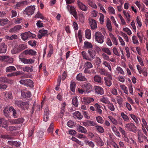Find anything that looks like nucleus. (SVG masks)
<instances>
[{
    "instance_id": "7c9ffc66",
    "label": "nucleus",
    "mask_w": 148,
    "mask_h": 148,
    "mask_svg": "<svg viewBox=\"0 0 148 148\" xmlns=\"http://www.w3.org/2000/svg\"><path fill=\"white\" fill-rule=\"evenodd\" d=\"M109 35L114 44L116 45H118L117 39L114 36V35L112 33H110Z\"/></svg>"
},
{
    "instance_id": "3c124183",
    "label": "nucleus",
    "mask_w": 148,
    "mask_h": 148,
    "mask_svg": "<svg viewBox=\"0 0 148 148\" xmlns=\"http://www.w3.org/2000/svg\"><path fill=\"white\" fill-rule=\"evenodd\" d=\"M121 88L124 91V92L127 95L128 94V89L127 87H126L124 85H120Z\"/></svg>"
},
{
    "instance_id": "49530a36",
    "label": "nucleus",
    "mask_w": 148,
    "mask_h": 148,
    "mask_svg": "<svg viewBox=\"0 0 148 148\" xmlns=\"http://www.w3.org/2000/svg\"><path fill=\"white\" fill-rule=\"evenodd\" d=\"M72 103L73 104L75 107H77L78 105V102L77 99L76 97L73 98L72 100Z\"/></svg>"
},
{
    "instance_id": "864d4df0",
    "label": "nucleus",
    "mask_w": 148,
    "mask_h": 148,
    "mask_svg": "<svg viewBox=\"0 0 148 148\" xmlns=\"http://www.w3.org/2000/svg\"><path fill=\"white\" fill-rule=\"evenodd\" d=\"M107 106L108 108L112 111H113L114 110V107L113 105L110 102L108 104Z\"/></svg>"
},
{
    "instance_id": "6e6552de",
    "label": "nucleus",
    "mask_w": 148,
    "mask_h": 148,
    "mask_svg": "<svg viewBox=\"0 0 148 148\" xmlns=\"http://www.w3.org/2000/svg\"><path fill=\"white\" fill-rule=\"evenodd\" d=\"M10 109V112H11L12 115L14 118L16 119L19 117V112L16 110L13 106H11V108Z\"/></svg>"
},
{
    "instance_id": "0e129e2a",
    "label": "nucleus",
    "mask_w": 148,
    "mask_h": 148,
    "mask_svg": "<svg viewBox=\"0 0 148 148\" xmlns=\"http://www.w3.org/2000/svg\"><path fill=\"white\" fill-rule=\"evenodd\" d=\"M36 25L37 27L39 28L42 27H44L42 21L40 20H38L37 21Z\"/></svg>"
},
{
    "instance_id": "a19ab883",
    "label": "nucleus",
    "mask_w": 148,
    "mask_h": 148,
    "mask_svg": "<svg viewBox=\"0 0 148 148\" xmlns=\"http://www.w3.org/2000/svg\"><path fill=\"white\" fill-rule=\"evenodd\" d=\"M35 18H40L42 20H45L46 18H45L43 15L39 11H38L37 13V14L35 16Z\"/></svg>"
},
{
    "instance_id": "aec40b11",
    "label": "nucleus",
    "mask_w": 148,
    "mask_h": 148,
    "mask_svg": "<svg viewBox=\"0 0 148 148\" xmlns=\"http://www.w3.org/2000/svg\"><path fill=\"white\" fill-rule=\"evenodd\" d=\"M21 95L23 98H30L31 96V93L29 91H21Z\"/></svg>"
},
{
    "instance_id": "de8ad7c7",
    "label": "nucleus",
    "mask_w": 148,
    "mask_h": 148,
    "mask_svg": "<svg viewBox=\"0 0 148 148\" xmlns=\"http://www.w3.org/2000/svg\"><path fill=\"white\" fill-rule=\"evenodd\" d=\"M27 82H27L25 86L31 88L33 87L34 86L33 82V81L30 79H27Z\"/></svg>"
},
{
    "instance_id": "cd10ccee",
    "label": "nucleus",
    "mask_w": 148,
    "mask_h": 148,
    "mask_svg": "<svg viewBox=\"0 0 148 148\" xmlns=\"http://www.w3.org/2000/svg\"><path fill=\"white\" fill-rule=\"evenodd\" d=\"M88 52L90 56L92 59L95 58V56L96 55V52L94 50L92 49H89L88 51Z\"/></svg>"
},
{
    "instance_id": "6e6d98bb",
    "label": "nucleus",
    "mask_w": 148,
    "mask_h": 148,
    "mask_svg": "<svg viewBox=\"0 0 148 148\" xmlns=\"http://www.w3.org/2000/svg\"><path fill=\"white\" fill-rule=\"evenodd\" d=\"M102 50L103 51L107 53L108 55H111V52L108 48L103 47L102 49Z\"/></svg>"
},
{
    "instance_id": "ea45409f",
    "label": "nucleus",
    "mask_w": 148,
    "mask_h": 148,
    "mask_svg": "<svg viewBox=\"0 0 148 148\" xmlns=\"http://www.w3.org/2000/svg\"><path fill=\"white\" fill-rule=\"evenodd\" d=\"M85 36L86 38L88 39L91 38V32L90 30L87 29L85 31Z\"/></svg>"
},
{
    "instance_id": "09e8293b",
    "label": "nucleus",
    "mask_w": 148,
    "mask_h": 148,
    "mask_svg": "<svg viewBox=\"0 0 148 148\" xmlns=\"http://www.w3.org/2000/svg\"><path fill=\"white\" fill-rule=\"evenodd\" d=\"M88 4L92 8H96L97 6L96 4L93 2V0H87Z\"/></svg>"
},
{
    "instance_id": "ddd939ff",
    "label": "nucleus",
    "mask_w": 148,
    "mask_h": 148,
    "mask_svg": "<svg viewBox=\"0 0 148 148\" xmlns=\"http://www.w3.org/2000/svg\"><path fill=\"white\" fill-rule=\"evenodd\" d=\"M83 123L84 125L86 127H88L90 126H95L97 124V123L93 121L88 120L83 122Z\"/></svg>"
},
{
    "instance_id": "1a4fd4ad",
    "label": "nucleus",
    "mask_w": 148,
    "mask_h": 148,
    "mask_svg": "<svg viewBox=\"0 0 148 148\" xmlns=\"http://www.w3.org/2000/svg\"><path fill=\"white\" fill-rule=\"evenodd\" d=\"M77 4L79 8L81 10L84 11H86L88 10V7L81 2L80 1H77Z\"/></svg>"
},
{
    "instance_id": "72a5a7b5",
    "label": "nucleus",
    "mask_w": 148,
    "mask_h": 148,
    "mask_svg": "<svg viewBox=\"0 0 148 148\" xmlns=\"http://www.w3.org/2000/svg\"><path fill=\"white\" fill-rule=\"evenodd\" d=\"M5 98L11 99L12 98V93L11 92H3Z\"/></svg>"
},
{
    "instance_id": "39448f33",
    "label": "nucleus",
    "mask_w": 148,
    "mask_h": 148,
    "mask_svg": "<svg viewBox=\"0 0 148 148\" xmlns=\"http://www.w3.org/2000/svg\"><path fill=\"white\" fill-rule=\"evenodd\" d=\"M125 127L127 130L136 133L137 131V128L134 124L133 123H130L126 124Z\"/></svg>"
},
{
    "instance_id": "f704fd0d",
    "label": "nucleus",
    "mask_w": 148,
    "mask_h": 148,
    "mask_svg": "<svg viewBox=\"0 0 148 148\" xmlns=\"http://www.w3.org/2000/svg\"><path fill=\"white\" fill-rule=\"evenodd\" d=\"M85 144L87 145H88L89 147L93 148L95 145L94 143L91 141H90L88 140H86L85 141Z\"/></svg>"
},
{
    "instance_id": "393cba45",
    "label": "nucleus",
    "mask_w": 148,
    "mask_h": 148,
    "mask_svg": "<svg viewBox=\"0 0 148 148\" xmlns=\"http://www.w3.org/2000/svg\"><path fill=\"white\" fill-rule=\"evenodd\" d=\"M93 46L91 43L85 41L84 42V48L85 49H90L92 48Z\"/></svg>"
},
{
    "instance_id": "8fccbe9b",
    "label": "nucleus",
    "mask_w": 148,
    "mask_h": 148,
    "mask_svg": "<svg viewBox=\"0 0 148 148\" xmlns=\"http://www.w3.org/2000/svg\"><path fill=\"white\" fill-rule=\"evenodd\" d=\"M95 106L96 108V110L100 114L102 113V110L101 109L100 106L97 103H96L95 105Z\"/></svg>"
},
{
    "instance_id": "c9c22d12",
    "label": "nucleus",
    "mask_w": 148,
    "mask_h": 148,
    "mask_svg": "<svg viewBox=\"0 0 148 148\" xmlns=\"http://www.w3.org/2000/svg\"><path fill=\"white\" fill-rule=\"evenodd\" d=\"M16 70V68L14 66H10L6 68L5 71L7 72H12Z\"/></svg>"
},
{
    "instance_id": "a878e982",
    "label": "nucleus",
    "mask_w": 148,
    "mask_h": 148,
    "mask_svg": "<svg viewBox=\"0 0 148 148\" xmlns=\"http://www.w3.org/2000/svg\"><path fill=\"white\" fill-rule=\"evenodd\" d=\"M24 52L25 53V55H35L36 53V52L32 49H30L29 50L27 49L24 51Z\"/></svg>"
},
{
    "instance_id": "13d9d810",
    "label": "nucleus",
    "mask_w": 148,
    "mask_h": 148,
    "mask_svg": "<svg viewBox=\"0 0 148 148\" xmlns=\"http://www.w3.org/2000/svg\"><path fill=\"white\" fill-rule=\"evenodd\" d=\"M96 142L101 146H103L104 145V143L100 138H98L96 139Z\"/></svg>"
},
{
    "instance_id": "f03ea898",
    "label": "nucleus",
    "mask_w": 148,
    "mask_h": 148,
    "mask_svg": "<svg viewBox=\"0 0 148 148\" xmlns=\"http://www.w3.org/2000/svg\"><path fill=\"white\" fill-rule=\"evenodd\" d=\"M95 39L96 41L100 44H102L104 40V37L100 32L95 33Z\"/></svg>"
},
{
    "instance_id": "b1692460",
    "label": "nucleus",
    "mask_w": 148,
    "mask_h": 148,
    "mask_svg": "<svg viewBox=\"0 0 148 148\" xmlns=\"http://www.w3.org/2000/svg\"><path fill=\"white\" fill-rule=\"evenodd\" d=\"M21 61L23 63L26 64H32L34 62V60L32 59H27L25 58H23Z\"/></svg>"
},
{
    "instance_id": "2eb2a0df",
    "label": "nucleus",
    "mask_w": 148,
    "mask_h": 148,
    "mask_svg": "<svg viewBox=\"0 0 148 148\" xmlns=\"http://www.w3.org/2000/svg\"><path fill=\"white\" fill-rule=\"evenodd\" d=\"M82 86L87 92H90L92 90V86L90 83L84 84Z\"/></svg>"
},
{
    "instance_id": "6ab92c4d",
    "label": "nucleus",
    "mask_w": 148,
    "mask_h": 148,
    "mask_svg": "<svg viewBox=\"0 0 148 148\" xmlns=\"http://www.w3.org/2000/svg\"><path fill=\"white\" fill-rule=\"evenodd\" d=\"M22 26L21 25H16L14 27L10 29V32H11L16 33L21 29H22Z\"/></svg>"
},
{
    "instance_id": "4be33fe9",
    "label": "nucleus",
    "mask_w": 148,
    "mask_h": 148,
    "mask_svg": "<svg viewBox=\"0 0 148 148\" xmlns=\"http://www.w3.org/2000/svg\"><path fill=\"white\" fill-rule=\"evenodd\" d=\"M77 131L81 133L86 134L87 132L86 129L84 127L81 126L79 125L77 127Z\"/></svg>"
},
{
    "instance_id": "5fc2aeb1",
    "label": "nucleus",
    "mask_w": 148,
    "mask_h": 148,
    "mask_svg": "<svg viewBox=\"0 0 148 148\" xmlns=\"http://www.w3.org/2000/svg\"><path fill=\"white\" fill-rule=\"evenodd\" d=\"M71 139L72 140L75 141L76 143H77V144L82 145L83 146V143H82L79 140L77 139L76 138H75L74 137H72L71 138Z\"/></svg>"
},
{
    "instance_id": "58836bf2",
    "label": "nucleus",
    "mask_w": 148,
    "mask_h": 148,
    "mask_svg": "<svg viewBox=\"0 0 148 148\" xmlns=\"http://www.w3.org/2000/svg\"><path fill=\"white\" fill-rule=\"evenodd\" d=\"M94 81L100 83L102 82V79L98 75H96L94 77Z\"/></svg>"
},
{
    "instance_id": "338daca9",
    "label": "nucleus",
    "mask_w": 148,
    "mask_h": 148,
    "mask_svg": "<svg viewBox=\"0 0 148 148\" xmlns=\"http://www.w3.org/2000/svg\"><path fill=\"white\" fill-rule=\"evenodd\" d=\"M8 86L3 83L0 84V89L1 90H5L7 88Z\"/></svg>"
},
{
    "instance_id": "f3484780",
    "label": "nucleus",
    "mask_w": 148,
    "mask_h": 148,
    "mask_svg": "<svg viewBox=\"0 0 148 148\" xmlns=\"http://www.w3.org/2000/svg\"><path fill=\"white\" fill-rule=\"evenodd\" d=\"M38 32L40 34H38V36L39 39H41L42 37L45 36L48 32V31L47 30H45L42 29L40 30Z\"/></svg>"
},
{
    "instance_id": "052dcab7",
    "label": "nucleus",
    "mask_w": 148,
    "mask_h": 148,
    "mask_svg": "<svg viewBox=\"0 0 148 148\" xmlns=\"http://www.w3.org/2000/svg\"><path fill=\"white\" fill-rule=\"evenodd\" d=\"M23 71L24 72H29V71H32V69L31 68L27 66H25V67H23Z\"/></svg>"
},
{
    "instance_id": "69168bd1",
    "label": "nucleus",
    "mask_w": 148,
    "mask_h": 148,
    "mask_svg": "<svg viewBox=\"0 0 148 148\" xmlns=\"http://www.w3.org/2000/svg\"><path fill=\"white\" fill-rule=\"evenodd\" d=\"M85 66L86 67V68L89 69L92 68L93 67V66L92 63L88 61H87L85 62Z\"/></svg>"
},
{
    "instance_id": "603ef678",
    "label": "nucleus",
    "mask_w": 148,
    "mask_h": 148,
    "mask_svg": "<svg viewBox=\"0 0 148 148\" xmlns=\"http://www.w3.org/2000/svg\"><path fill=\"white\" fill-rule=\"evenodd\" d=\"M121 115L125 121H127L129 120V118L123 112L121 113Z\"/></svg>"
},
{
    "instance_id": "79ce46f5",
    "label": "nucleus",
    "mask_w": 148,
    "mask_h": 148,
    "mask_svg": "<svg viewBox=\"0 0 148 148\" xmlns=\"http://www.w3.org/2000/svg\"><path fill=\"white\" fill-rule=\"evenodd\" d=\"M73 114L79 119H82L83 117L82 115H81V113L78 111L75 112L73 113Z\"/></svg>"
},
{
    "instance_id": "412c9836",
    "label": "nucleus",
    "mask_w": 148,
    "mask_h": 148,
    "mask_svg": "<svg viewBox=\"0 0 148 148\" xmlns=\"http://www.w3.org/2000/svg\"><path fill=\"white\" fill-rule=\"evenodd\" d=\"M0 82L5 83L9 84H11L12 82L10 80L8 79L6 77H0Z\"/></svg>"
},
{
    "instance_id": "4d7b16f0",
    "label": "nucleus",
    "mask_w": 148,
    "mask_h": 148,
    "mask_svg": "<svg viewBox=\"0 0 148 148\" xmlns=\"http://www.w3.org/2000/svg\"><path fill=\"white\" fill-rule=\"evenodd\" d=\"M95 126L98 131L101 133L103 132L104 129L103 127L101 126H97V125Z\"/></svg>"
},
{
    "instance_id": "423d86ee",
    "label": "nucleus",
    "mask_w": 148,
    "mask_h": 148,
    "mask_svg": "<svg viewBox=\"0 0 148 148\" xmlns=\"http://www.w3.org/2000/svg\"><path fill=\"white\" fill-rule=\"evenodd\" d=\"M10 123L13 125L20 124L23 122L25 119L23 118H20L16 119L9 120Z\"/></svg>"
},
{
    "instance_id": "9b49d317",
    "label": "nucleus",
    "mask_w": 148,
    "mask_h": 148,
    "mask_svg": "<svg viewBox=\"0 0 148 148\" xmlns=\"http://www.w3.org/2000/svg\"><path fill=\"white\" fill-rule=\"evenodd\" d=\"M95 92L97 94L102 95L104 93L103 88L101 87L96 86L95 87Z\"/></svg>"
},
{
    "instance_id": "dca6fc26",
    "label": "nucleus",
    "mask_w": 148,
    "mask_h": 148,
    "mask_svg": "<svg viewBox=\"0 0 148 148\" xmlns=\"http://www.w3.org/2000/svg\"><path fill=\"white\" fill-rule=\"evenodd\" d=\"M7 50V45L3 42L0 45V53H5Z\"/></svg>"
},
{
    "instance_id": "f8f14e48",
    "label": "nucleus",
    "mask_w": 148,
    "mask_h": 148,
    "mask_svg": "<svg viewBox=\"0 0 148 148\" xmlns=\"http://www.w3.org/2000/svg\"><path fill=\"white\" fill-rule=\"evenodd\" d=\"M8 125L7 121L4 118H1L0 119V127L4 128L6 130Z\"/></svg>"
},
{
    "instance_id": "473e14b6",
    "label": "nucleus",
    "mask_w": 148,
    "mask_h": 148,
    "mask_svg": "<svg viewBox=\"0 0 148 148\" xmlns=\"http://www.w3.org/2000/svg\"><path fill=\"white\" fill-rule=\"evenodd\" d=\"M76 84L75 82L73 81L71 82L70 89L73 92H74L75 90Z\"/></svg>"
},
{
    "instance_id": "9d476101",
    "label": "nucleus",
    "mask_w": 148,
    "mask_h": 148,
    "mask_svg": "<svg viewBox=\"0 0 148 148\" xmlns=\"http://www.w3.org/2000/svg\"><path fill=\"white\" fill-rule=\"evenodd\" d=\"M104 79L106 84L108 87L110 86L112 84L111 80H112V78L111 75H110L108 77H105Z\"/></svg>"
},
{
    "instance_id": "2f4dec72",
    "label": "nucleus",
    "mask_w": 148,
    "mask_h": 148,
    "mask_svg": "<svg viewBox=\"0 0 148 148\" xmlns=\"http://www.w3.org/2000/svg\"><path fill=\"white\" fill-rule=\"evenodd\" d=\"M100 100L101 101L104 103L108 104L110 102L108 99L107 97L104 96L101 97L100 99Z\"/></svg>"
},
{
    "instance_id": "680f3d73",
    "label": "nucleus",
    "mask_w": 148,
    "mask_h": 148,
    "mask_svg": "<svg viewBox=\"0 0 148 148\" xmlns=\"http://www.w3.org/2000/svg\"><path fill=\"white\" fill-rule=\"evenodd\" d=\"M96 120L99 123H103V122L104 120L100 116H98L96 117Z\"/></svg>"
},
{
    "instance_id": "bf43d9fd",
    "label": "nucleus",
    "mask_w": 148,
    "mask_h": 148,
    "mask_svg": "<svg viewBox=\"0 0 148 148\" xmlns=\"http://www.w3.org/2000/svg\"><path fill=\"white\" fill-rule=\"evenodd\" d=\"M130 115L131 118L134 120L136 124L139 123V121L135 115L134 114H130Z\"/></svg>"
},
{
    "instance_id": "bb28decb",
    "label": "nucleus",
    "mask_w": 148,
    "mask_h": 148,
    "mask_svg": "<svg viewBox=\"0 0 148 148\" xmlns=\"http://www.w3.org/2000/svg\"><path fill=\"white\" fill-rule=\"evenodd\" d=\"M21 36V38L23 40H27L29 38V32L22 34Z\"/></svg>"
},
{
    "instance_id": "7ed1b4c3",
    "label": "nucleus",
    "mask_w": 148,
    "mask_h": 148,
    "mask_svg": "<svg viewBox=\"0 0 148 148\" xmlns=\"http://www.w3.org/2000/svg\"><path fill=\"white\" fill-rule=\"evenodd\" d=\"M35 10V6H29L27 7L25 9L23 13L24 14H26L29 17L34 13Z\"/></svg>"
},
{
    "instance_id": "0eeeda50",
    "label": "nucleus",
    "mask_w": 148,
    "mask_h": 148,
    "mask_svg": "<svg viewBox=\"0 0 148 148\" xmlns=\"http://www.w3.org/2000/svg\"><path fill=\"white\" fill-rule=\"evenodd\" d=\"M138 139L140 143L143 142L144 140L145 141H148L147 137L143 135L141 130H139L138 132Z\"/></svg>"
},
{
    "instance_id": "e2e57ef3",
    "label": "nucleus",
    "mask_w": 148,
    "mask_h": 148,
    "mask_svg": "<svg viewBox=\"0 0 148 148\" xmlns=\"http://www.w3.org/2000/svg\"><path fill=\"white\" fill-rule=\"evenodd\" d=\"M9 59V57L8 56H0V60L1 61H6Z\"/></svg>"
},
{
    "instance_id": "20e7f679",
    "label": "nucleus",
    "mask_w": 148,
    "mask_h": 148,
    "mask_svg": "<svg viewBox=\"0 0 148 148\" xmlns=\"http://www.w3.org/2000/svg\"><path fill=\"white\" fill-rule=\"evenodd\" d=\"M66 8L70 14L72 15L76 19H77L78 18L77 14L74 7L69 5H67Z\"/></svg>"
},
{
    "instance_id": "c03bdc74",
    "label": "nucleus",
    "mask_w": 148,
    "mask_h": 148,
    "mask_svg": "<svg viewBox=\"0 0 148 148\" xmlns=\"http://www.w3.org/2000/svg\"><path fill=\"white\" fill-rule=\"evenodd\" d=\"M1 137L3 139H12L13 137L11 135L8 134H2L1 135Z\"/></svg>"
},
{
    "instance_id": "e433bc0d",
    "label": "nucleus",
    "mask_w": 148,
    "mask_h": 148,
    "mask_svg": "<svg viewBox=\"0 0 148 148\" xmlns=\"http://www.w3.org/2000/svg\"><path fill=\"white\" fill-rule=\"evenodd\" d=\"M106 26L110 31H112V28L111 25V22L109 18H107V20Z\"/></svg>"
},
{
    "instance_id": "c756f323",
    "label": "nucleus",
    "mask_w": 148,
    "mask_h": 148,
    "mask_svg": "<svg viewBox=\"0 0 148 148\" xmlns=\"http://www.w3.org/2000/svg\"><path fill=\"white\" fill-rule=\"evenodd\" d=\"M9 22V21L7 18L0 19V25L2 26L7 24Z\"/></svg>"
},
{
    "instance_id": "4468645a",
    "label": "nucleus",
    "mask_w": 148,
    "mask_h": 148,
    "mask_svg": "<svg viewBox=\"0 0 148 148\" xmlns=\"http://www.w3.org/2000/svg\"><path fill=\"white\" fill-rule=\"evenodd\" d=\"M11 106L10 107H5L3 110V114L4 116L7 118L10 117V109Z\"/></svg>"
},
{
    "instance_id": "a211bd4d",
    "label": "nucleus",
    "mask_w": 148,
    "mask_h": 148,
    "mask_svg": "<svg viewBox=\"0 0 148 148\" xmlns=\"http://www.w3.org/2000/svg\"><path fill=\"white\" fill-rule=\"evenodd\" d=\"M94 99L90 97H84L82 102L85 104L88 105L91 102H93Z\"/></svg>"
},
{
    "instance_id": "c85d7f7f",
    "label": "nucleus",
    "mask_w": 148,
    "mask_h": 148,
    "mask_svg": "<svg viewBox=\"0 0 148 148\" xmlns=\"http://www.w3.org/2000/svg\"><path fill=\"white\" fill-rule=\"evenodd\" d=\"M76 79L77 80L80 81H82L86 80V78L84 76L82 75V73H79L77 75Z\"/></svg>"
},
{
    "instance_id": "774afa93",
    "label": "nucleus",
    "mask_w": 148,
    "mask_h": 148,
    "mask_svg": "<svg viewBox=\"0 0 148 148\" xmlns=\"http://www.w3.org/2000/svg\"><path fill=\"white\" fill-rule=\"evenodd\" d=\"M103 64L105 66L108 68L110 71H111V67L110 63L106 61H104L103 62Z\"/></svg>"
},
{
    "instance_id": "f257e3e1",
    "label": "nucleus",
    "mask_w": 148,
    "mask_h": 148,
    "mask_svg": "<svg viewBox=\"0 0 148 148\" xmlns=\"http://www.w3.org/2000/svg\"><path fill=\"white\" fill-rule=\"evenodd\" d=\"M15 105L22 109L24 110L25 109L28 110V109L29 107V105L27 102H23L21 101H16Z\"/></svg>"
},
{
    "instance_id": "37998d69",
    "label": "nucleus",
    "mask_w": 148,
    "mask_h": 148,
    "mask_svg": "<svg viewBox=\"0 0 148 148\" xmlns=\"http://www.w3.org/2000/svg\"><path fill=\"white\" fill-rule=\"evenodd\" d=\"M82 54L84 58L86 60L90 61L91 60V59L87 55V54L85 51H82Z\"/></svg>"
},
{
    "instance_id": "a18cd8bd",
    "label": "nucleus",
    "mask_w": 148,
    "mask_h": 148,
    "mask_svg": "<svg viewBox=\"0 0 148 148\" xmlns=\"http://www.w3.org/2000/svg\"><path fill=\"white\" fill-rule=\"evenodd\" d=\"M54 129L53 123H51L50 124L49 126L47 129V131L48 133H53Z\"/></svg>"
},
{
    "instance_id": "5701e85b",
    "label": "nucleus",
    "mask_w": 148,
    "mask_h": 148,
    "mask_svg": "<svg viewBox=\"0 0 148 148\" xmlns=\"http://www.w3.org/2000/svg\"><path fill=\"white\" fill-rule=\"evenodd\" d=\"M90 24L91 28L92 29H95L97 28V24L95 20L91 19V21H90Z\"/></svg>"
},
{
    "instance_id": "4c0bfd02",
    "label": "nucleus",
    "mask_w": 148,
    "mask_h": 148,
    "mask_svg": "<svg viewBox=\"0 0 148 148\" xmlns=\"http://www.w3.org/2000/svg\"><path fill=\"white\" fill-rule=\"evenodd\" d=\"M18 129V127L16 126H7L6 130L7 131H12L16 130Z\"/></svg>"
}]
</instances>
